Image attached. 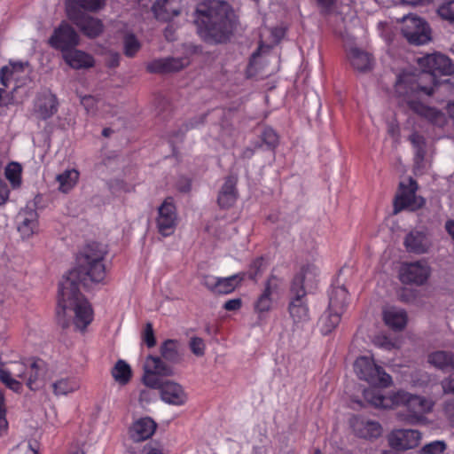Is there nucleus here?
<instances>
[{"mask_svg": "<svg viewBox=\"0 0 454 454\" xmlns=\"http://www.w3.org/2000/svg\"><path fill=\"white\" fill-rule=\"evenodd\" d=\"M418 64L422 69L419 74H417L411 67L397 73L395 85V93L401 104L407 105L412 112L431 124L442 127L447 122L445 114L423 102L421 95L430 96L433 94L434 87L440 83L437 81V76L448 75L452 73L451 61L443 54L434 53L418 59Z\"/></svg>", "mask_w": 454, "mask_h": 454, "instance_id": "nucleus-1", "label": "nucleus"}, {"mask_svg": "<svg viewBox=\"0 0 454 454\" xmlns=\"http://www.w3.org/2000/svg\"><path fill=\"white\" fill-rule=\"evenodd\" d=\"M199 35L206 41L222 43L237 27V16L230 5L221 0L200 2L195 12Z\"/></svg>", "mask_w": 454, "mask_h": 454, "instance_id": "nucleus-2", "label": "nucleus"}, {"mask_svg": "<svg viewBox=\"0 0 454 454\" xmlns=\"http://www.w3.org/2000/svg\"><path fill=\"white\" fill-rule=\"evenodd\" d=\"M76 271L66 273L59 286L57 317L63 325H67L71 318L75 327L84 330L93 319V312L89 302L80 294L75 286Z\"/></svg>", "mask_w": 454, "mask_h": 454, "instance_id": "nucleus-3", "label": "nucleus"}, {"mask_svg": "<svg viewBox=\"0 0 454 454\" xmlns=\"http://www.w3.org/2000/svg\"><path fill=\"white\" fill-rule=\"evenodd\" d=\"M363 395L365 401L375 408L395 409L404 406L406 414H399V418L410 424L423 422L425 415L431 411L434 405L429 399L404 391L384 394L378 388L370 387L364 389Z\"/></svg>", "mask_w": 454, "mask_h": 454, "instance_id": "nucleus-4", "label": "nucleus"}, {"mask_svg": "<svg viewBox=\"0 0 454 454\" xmlns=\"http://www.w3.org/2000/svg\"><path fill=\"white\" fill-rule=\"evenodd\" d=\"M107 254V247L106 245L93 243L90 244L84 250L80 259L79 267L70 271H76L77 278H74L75 286L83 282L102 283L106 276L104 260Z\"/></svg>", "mask_w": 454, "mask_h": 454, "instance_id": "nucleus-5", "label": "nucleus"}, {"mask_svg": "<svg viewBox=\"0 0 454 454\" xmlns=\"http://www.w3.org/2000/svg\"><path fill=\"white\" fill-rule=\"evenodd\" d=\"M354 372L362 380L377 387H387L392 384V378L384 369L375 363L369 355L358 356L354 362Z\"/></svg>", "mask_w": 454, "mask_h": 454, "instance_id": "nucleus-6", "label": "nucleus"}, {"mask_svg": "<svg viewBox=\"0 0 454 454\" xmlns=\"http://www.w3.org/2000/svg\"><path fill=\"white\" fill-rule=\"evenodd\" d=\"M401 31L411 43L420 45L431 41V28L421 17L409 14L402 19Z\"/></svg>", "mask_w": 454, "mask_h": 454, "instance_id": "nucleus-7", "label": "nucleus"}, {"mask_svg": "<svg viewBox=\"0 0 454 454\" xmlns=\"http://www.w3.org/2000/svg\"><path fill=\"white\" fill-rule=\"evenodd\" d=\"M28 364L23 360L8 361L0 364V380L9 389L15 393H21L23 382H26Z\"/></svg>", "mask_w": 454, "mask_h": 454, "instance_id": "nucleus-8", "label": "nucleus"}, {"mask_svg": "<svg viewBox=\"0 0 454 454\" xmlns=\"http://www.w3.org/2000/svg\"><path fill=\"white\" fill-rule=\"evenodd\" d=\"M174 375L172 367L166 364L160 357L148 356L143 365L142 382L148 387L159 386L162 380L160 377H170Z\"/></svg>", "mask_w": 454, "mask_h": 454, "instance_id": "nucleus-9", "label": "nucleus"}, {"mask_svg": "<svg viewBox=\"0 0 454 454\" xmlns=\"http://www.w3.org/2000/svg\"><path fill=\"white\" fill-rule=\"evenodd\" d=\"M179 223L176 206L172 198H167L158 207L156 226L160 234L169 237L176 231Z\"/></svg>", "mask_w": 454, "mask_h": 454, "instance_id": "nucleus-10", "label": "nucleus"}, {"mask_svg": "<svg viewBox=\"0 0 454 454\" xmlns=\"http://www.w3.org/2000/svg\"><path fill=\"white\" fill-rule=\"evenodd\" d=\"M53 374V370L43 360L35 359L29 361L26 385L33 391L43 389L48 383L52 381Z\"/></svg>", "mask_w": 454, "mask_h": 454, "instance_id": "nucleus-11", "label": "nucleus"}, {"mask_svg": "<svg viewBox=\"0 0 454 454\" xmlns=\"http://www.w3.org/2000/svg\"><path fill=\"white\" fill-rule=\"evenodd\" d=\"M80 43V37L74 27L67 21H62L56 27L48 39V44L58 51H64L76 47Z\"/></svg>", "mask_w": 454, "mask_h": 454, "instance_id": "nucleus-12", "label": "nucleus"}, {"mask_svg": "<svg viewBox=\"0 0 454 454\" xmlns=\"http://www.w3.org/2000/svg\"><path fill=\"white\" fill-rule=\"evenodd\" d=\"M158 389L160 400L171 406H184L189 401V395L180 383L167 380L159 382V386L152 387Z\"/></svg>", "mask_w": 454, "mask_h": 454, "instance_id": "nucleus-13", "label": "nucleus"}, {"mask_svg": "<svg viewBox=\"0 0 454 454\" xmlns=\"http://www.w3.org/2000/svg\"><path fill=\"white\" fill-rule=\"evenodd\" d=\"M417 184L412 179L400 183L399 191L395 199V211L402 209L416 210L424 204V200L417 197Z\"/></svg>", "mask_w": 454, "mask_h": 454, "instance_id": "nucleus-14", "label": "nucleus"}, {"mask_svg": "<svg viewBox=\"0 0 454 454\" xmlns=\"http://www.w3.org/2000/svg\"><path fill=\"white\" fill-rule=\"evenodd\" d=\"M32 67L27 61H10L0 70L1 83L7 87L11 81L15 82L16 87L22 86L29 80Z\"/></svg>", "mask_w": 454, "mask_h": 454, "instance_id": "nucleus-15", "label": "nucleus"}, {"mask_svg": "<svg viewBox=\"0 0 454 454\" xmlns=\"http://www.w3.org/2000/svg\"><path fill=\"white\" fill-rule=\"evenodd\" d=\"M430 267L425 261L404 262L399 270V278L403 283L423 285L429 278Z\"/></svg>", "mask_w": 454, "mask_h": 454, "instance_id": "nucleus-16", "label": "nucleus"}, {"mask_svg": "<svg viewBox=\"0 0 454 454\" xmlns=\"http://www.w3.org/2000/svg\"><path fill=\"white\" fill-rule=\"evenodd\" d=\"M421 439V433L415 429H395L388 435L390 446L402 450L417 447Z\"/></svg>", "mask_w": 454, "mask_h": 454, "instance_id": "nucleus-17", "label": "nucleus"}, {"mask_svg": "<svg viewBox=\"0 0 454 454\" xmlns=\"http://www.w3.org/2000/svg\"><path fill=\"white\" fill-rule=\"evenodd\" d=\"M318 277L319 268L315 262L302 264L293 280L291 292L294 293L301 288L305 292L306 288L311 287L317 281Z\"/></svg>", "mask_w": 454, "mask_h": 454, "instance_id": "nucleus-18", "label": "nucleus"}, {"mask_svg": "<svg viewBox=\"0 0 454 454\" xmlns=\"http://www.w3.org/2000/svg\"><path fill=\"white\" fill-rule=\"evenodd\" d=\"M17 223L23 239H28L39 232L38 214L35 209H21L17 216Z\"/></svg>", "mask_w": 454, "mask_h": 454, "instance_id": "nucleus-19", "label": "nucleus"}, {"mask_svg": "<svg viewBox=\"0 0 454 454\" xmlns=\"http://www.w3.org/2000/svg\"><path fill=\"white\" fill-rule=\"evenodd\" d=\"M157 428L156 422L150 417L135 419L128 429L129 437L136 442L151 438Z\"/></svg>", "mask_w": 454, "mask_h": 454, "instance_id": "nucleus-20", "label": "nucleus"}, {"mask_svg": "<svg viewBox=\"0 0 454 454\" xmlns=\"http://www.w3.org/2000/svg\"><path fill=\"white\" fill-rule=\"evenodd\" d=\"M183 4L181 0H156L152 12L156 20L169 21L181 13Z\"/></svg>", "mask_w": 454, "mask_h": 454, "instance_id": "nucleus-21", "label": "nucleus"}, {"mask_svg": "<svg viewBox=\"0 0 454 454\" xmlns=\"http://www.w3.org/2000/svg\"><path fill=\"white\" fill-rule=\"evenodd\" d=\"M351 427L355 434L364 439L377 438L382 434L381 425L364 417H355L351 420Z\"/></svg>", "mask_w": 454, "mask_h": 454, "instance_id": "nucleus-22", "label": "nucleus"}, {"mask_svg": "<svg viewBox=\"0 0 454 454\" xmlns=\"http://www.w3.org/2000/svg\"><path fill=\"white\" fill-rule=\"evenodd\" d=\"M294 297L289 303V314L294 324H303L310 318L308 304L305 300V292L302 288L292 293Z\"/></svg>", "mask_w": 454, "mask_h": 454, "instance_id": "nucleus-23", "label": "nucleus"}, {"mask_svg": "<svg viewBox=\"0 0 454 454\" xmlns=\"http://www.w3.org/2000/svg\"><path fill=\"white\" fill-rule=\"evenodd\" d=\"M62 58L67 65L73 69L90 68L95 64L94 58L90 54L75 47L64 51Z\"/></svg>", "mask_w": 454, "mask_h": 454, "instance_id": "nucleus-24", "label": "nucleus"}, {"mask_svg": "<svg viewBox=\"0 0 454 454\" xmlns=\"http://www.w3.org/2000/svg\"><path fill=\"white\" fill-rule=\"evenodd\" d=\"M404 246L409 252L415 254L427 253L432 246L429 236L420 231H411L404 239Z\"/></svg>", "mask_w": 454, "mask_h": 454, "instance_id": "nucleus-25", "label": "nucleus"}, {"mask_svg": "<svg viewBox=\"0 0 454 454\" xmlns=\"http://www.w3.org/2000/svg\"><path fill=\"white\" fill-rule=\"evenodd\" d=\"M58 110V100L51 91L40 94L35 102V114L38 118L46 120L51 117Z\"/></svg>", "mask_w": 454, "mask_h": 454, "instance_id": "nucleus-26", "label": "nucleus"}, {"mask_svg": "<svg viewBox=\"0 0 454 454\" xmlns=\"http://www.w3.org/2000/svg\"><path fill=\"white\" fill-rule=\"evenodd\" d=\"M70 20L89 37H96L103 31L101 20L87 14H81Z\"/></svg>", "mask_w": 454, "mask_h": 454, "instance_id": "nucleus-27", "label": "nucleus"}, {"mask_svg": "<svg viewBox=\"0 0 454 454\" xmlns=\"http://www.w3.org/2000/svg\"><path fill=\"white\" fill-rule=\"evenodd\" d=\"M80 380L76 377H61L51 381V388L54 395L67 396L80 389Z\"/></svg>", "mask_w": 454, "mask_h": 454, "instance_id": "nucleus-28", "label": "nucleus"}, {"mask_svg": "<svg viewBox=\"0 0 454 454\" xmlns=\"http://www.w3.org/2000/svg\"><path fill=\"white\" fill-rule=\"evenodd\" d=\"M105 6V0H67L66 10L69 19H74L75 16L82 13L77 9H84L90 12H97Z\"/></svg>", "mask_w": 454, "mask_h": 454, "instance_id": "nucleus-29", "label": "nucleus"}, {"mask_svg": "<svg viewBox=\"0 0 454 454\" xmlns=\"http://www.w3.org/2000/svg\"><path fill=\"white\" fill-rule=\"evenodd\" d=\"M237 179L234 176H228L220 188L218 193V204L222 207H230L234 205L237 200L236 190Z\"/></svg>", "mask_w": 454, "mask_h": 454, "instance_id": "nucleus-30", "label": "nucleus"}, {"mask_svg": "<svg viewBox=\"0 0 454 454\" xmlns=\"http://www.w3.org/2000/svg\"><path fill=\"white\" fill-rule=\"evenodd\" d=\"M190 63L187 57L184 58H168L157 59L152 62L148 68L151 72H172L178 71Z\"/></svg>", "mask_w": 454, "mask_h": 454, "instance_id": "nucleus-31", "label": "nucleus"}, {"mask_svg": "<svg viewBox=\"0 0 454 454\" xmlns=\"http://www.w3.org/2000/svg\"><path fill=\"white\" fill-rule=\"evenodd\" d=\"M382 314L385 324L394 330H401L407 324V315L403 309L387 306Z\"/></svg>", "mask_w": 454, "mask_h": 454, "instance_id": "nucleus-32", "label": "nucleus"}, {"mask_svg": "<svg viewBox=\"0 0 454 454\" xmlns=\"http://www.w3.org/2000/svg\"><path fill=\"white\" fill-rule=\"evenodd\" d=\"M80 172L74 168H67L55 176L58 191L62 193L70 192L78 184Z\"/></svg>", "mask_w": 454, "mask_h": 454, "instance_id": "nucleus-33", "label": "nucleus"}, {"mask_svg": "<svg viewBox=\"0 0 454 454\" xmlns=\"http://www.w3.org/2000/svg\"><path fill=\"white\" fill-rule=\"evenodd\" d=\"M348 300V293L343 286H333L329 294L328 309L343 313Z\"/></svg>", "mask_w": 454, "mask_h": 454, "instance_id": "nucleus-34", "label": "nucleus"}, {"mask_svg": "<svg viewBox=\"0 0 454 454\" xmlns=\"http://www.w3.org/2000/svg\"><path fill=\"white\" fill-rule=\"evenodd\" d=\"M348 59L352 66L360 72L370 70L373 65V60L370 54L357 48L350 49Z\"/></svg>", "mask_w": 454, "mask_h": 454, "instance_id": "nucleus-35", "label": "nucleus"}, {"mask_svg": "<svg viewBox=\"0 0 454 454\" xmlns=\"http://www.w3.org/2000/svg\"><path fill=\"white\" fill-rule=\"evenodd\" d=\"M342 313L327 309L318 321V328L322 334L331 333L340 324Z\"/></svg>", "mask_w": 454, "mask_h": 454, "instance_id": "nucleus-36", "label": "nucleus"}, {"mask_svg": "<svg viewBox=\"0 0 454 454\" xmlns=\"http://www.w3.org/2000/svg\"><path fill=\"white\" fill-rule=\"evenodd\" d=\"M427 361L433 366L441 369H454V354L446 351H435L429 354Z\"/></svg>", "mask_w": 454, "mask_h": 454, "instance_id": "nucleus-37", "label": "nucleus"}, {"mask_svg": "<svg viewBox=\"0 0 454 454\" xmlns=\"http://www.w3.org/2000/svg\"><path fill=\"white\" fill-rule=\"evenodd\" d=\"M112 376L120 385H126L132 377L130 366L124 360H118L112 369Z\"/></svg>", "mask_w": 454, "mask_h": 454, "instance_id": "nucleus-38", "label": "nucleus"}, {"mask_svg": "<svg viewBox=\"0 0 454 454\" xmlns=\"http://www.w3.org/2000/svg\"><path fill=\"white\" fill-rule=\"evenodd\" d=\"M244 273H239L228 278H219L215 283V291L220 294H230L244 279Z\"/></svg>", "mask_w": 454, "mask_h": 454, "instance_id": "nucleus-39", "label": "nucleus"}, {"mask_svg": "<svg viewBox=\"0 0 454 454\" xmlns=\"http://www.w3.org/2000/svg\"><path fill=\"white\" fill-rule=\"evenodd\" d=\"M284 35L285 30L283 27H276L272 30L264 28L261 33L262 43L260 45V50L262 51L264 46L269 48L271 45L278 43Z\"/></svg>", "mask_w": 454, "mask_h": 454, "instance_id": "nucleus-40", "label": "nucleus"}, {"mask_svg": "<svg viewBox=\"0 0 454 454\" xmlns=\"http://www.w3.org/2000/svg\"><path fill=\"white\" fill-rule=\"evenodd\" d=\"M22 167L18 162H11L5 168L4 174L12 188H18L21 184Z\"/></svg>", "mask_w": 454, "mask_h": 454, "instance_id": "nucleus-41", "label": "nucleus"}, {"mask_svg": "<svg viewBox=\"0 0 454 454\" xmlns=\"http://www.w3.org/2000/svg\"><path fill=\"white\" fill-rule=\"evenodd\" d=\"M277 301L276 298L263 291L254 303V309L259 314L268 313Z\"/></svg>", "mask_w": 454, "mask_h": 454, "instance_id": "nucleus-42", "label": "nucleus"}, {"mask_svg": "<svg viewBox=\"0 0 454 454\" xmlns=\"http://www.w3.org/2000/svg\"><path fill=\"white\" fill-rule=\"evenodd\" d=\"M437 14L443 20L454 24V0L442 1L437 8Z\"/></svg>", "mask_w": 454, "mask_h": 454, "instance_id": "nucleus-43", "label": "nucleus"}, {"mask_svg": "<svg viewBox=\"0 0 454 454\" xmlns=\"http://www.w3.org/2000/svg\"><path fill=\"white\" fill-rule=\"evenodd\" d=\"M284 290V283L281 278L270 277L265 286L264 292L278 300Z\"/></svg>", "mask_w": 454, "mask_h": 454, "instance_id": "nucleus-44", "label": "nucleus"}, {"mask_svg": "<svg viewBox=\"0 0 454 454\" xmlns=\"http://www.w3.org/2000/svg\"><path fill=\"white\" fill-rule=\"evenodd\" d=\"M123 44L124 53L128 57H133L141 47L140 42L132 34H128L125 35Z\"/></svg>", "mask_w": 454, "mask_h": 454, "instance_id": "nucleus-45", "label": "nucleus"}, {"mask_svg": "<svg viewBox=\"0 0 454 454\" xmlns=\"http://www.w3.org/2000/svg\"><path fill=\"white\" fill-rule=\"evenodd\" d=\"M162 356L169 361H176L178 357V344L174 340H167L160 348Z\"/></svg>", "mask_w": 454, "mask_h": 454, "instance_id": "nucleus-46", "label": "nucleus"}, {"mask_svg": "<svg viewBox=\"0 0 454 454\" xmlns=\"http://www.w3.org/2000/svg\"><path fill=\"white\" fill-rule=\"evenodd\" d=\"M7 409L5 396L3 390L0 389V436L6 434L9 423L6 418Z\"/></svg>", "mask_w": 454, "mask_h": 454, "instance_id": "nucleus-47", "label": "nucleus"}, {"mask_svg": "<svg viewBox=\"0 0 454 454\" xmlns=\"http://www.w3.org/2000/svg\"><path fill=\"white\" fill-rule=\"evenodd\" d=\"M189 348L192 354L198 357H201L205 355L206 343L205 340L200 337H192L189 341Z\"/></svg>", "mask_w": 454, "mask_h": 454, "instance_id": "nucleus-48", "label": "nucleus"}, {"mask_svg": "<svg viewBox=\"0 0 454 454\" xmlns=\"http://www.w3.org/2000/svg\"><path fill=\"white\" fill-rule=\"evenodd\" d=\"M446 449V444L442 441H434L428 444H426L421 452L424 454H441Z\"/></svg>", "mask_w": 454, "mask_h": 454, "instance_id": "nucleus-49", "label": "nucleus"}, {"mask_svg": "<svg viewBox=\"0 0 454 454\" xmlns=\"http://www.w3.org/2000/svg\"><path fill=\"white\" fill-rule=\"evenodd\" d=\"M265 269V262L262 258H257L251 264L247 272L248 277L252 279H255Z\"/></svg>", "mask_w": 454, "mask_h": 454, "instance_id": "nucleus-50", "label": "nucleus"}, {"mask_svg": "<svg viewBox=\"0 0 454 454\" xmlns=\"http://www.w3.org/2000/svg\"><path fill=\"white\" fill-rule=\"evenodd\" d=\"M80 101L89 114H94L100 103L97 98L90 95L81 96Z\"/></svg>", "mask_w": 454, "mask_h": 454, "instance_id": "nucleus-51", "label": "nucleus"}, {"mask_svg": "<svg viewBox=\"0 0 454 454\" xmlns=\"http://www.w3.org/2000/svg\"><path fill=\"white\" fill-rule=\"evenodd\" d=\"M262 141L270 148H274L278 144V137L277 133L270 128H267L262 134Z\"/></svg>", "mask_w": 454, "mask_h": 454, "instance_id": "nucleus-52", "label": "nucleus"}, {"mask_svg": "<svg viewBox=\"0 0 454 454\" xmlns=\"http://www.w3.org/2000/svg\"><path fill=\"white\" fill-rule=\"evenodd\" d=\"M372 341L375 346L387 350H390L396 347L395 343L384 334L374 336L372 339Z\"/></svg>", "mask_w": 454, "mask_h": 454, "instance_id": "nucleus-53", "label": "nucleus"}, {"mask_svg": "<svg viewBox=\"0 0 454 454\" xmlns=\"http://www.w3.org/2000/svg\"><path fill=\"white\" fill-rule=\"evenodd\" d=\"M410 140L413 146L417 149V156L422 158L425 146V139L418 133H413L410 137Z\"/></svg>", "mask_w": 454, "mask_h": 454, "instance_id": "nucleus-54", "label": "nucleus"}, {"mask_svg": "<svg viewBox=\"0 0 454 454\" xmlns=\"http://www.w3.org/2000/svg\"><path fill=\"white\" fill-rule=\"evenodd\" d=\"M12 454H37V451L31 442H22L12 450Z\"/></svg>", "mask_w": 454, "mask_h": 454, "instance_id": "nucleus-55", "label": "nucleus"}, {"mask_svg": "<svg viewBox=\"0 0 454 454\" xmlns=\"http://www.w3.org/2000/svg\"><path fill=\"white\" fill-rule=\"evenodd\" d=\"M145 341L148 347H153L155 345V340L151 325H147L145 330Z\"/></svg>", "mask_w": 454, "mask_h": 454, "instance_id": "nucleus-56", "label": "nucleus"}, {"mask_svg": "<svg viewBox=\"0 0 454 454\" xmlns=\"http://www.w3.org/2000/svg\"><path fill=\"white\" fill-rule=\"evenodd\" d=\"M241 300L240 299H232V300H229L227 301L224 305H223V308L226 309V310H230V311H235V310H238L240 309L241 307Z\"/></svg>", "mask_w": 454, "mask_h": 454, "instance_id": "nucleus-57", "label": "nucleus"}, {"mask_svg": "<svg viewBox=\"0 0 454 454\" xmlns=\"http://www.w3.org/2000/svg\"><path fill=\"white\" fill-rule=\"evenodd\" d=\"M445 393H454V374L442 382Z\"/></svg>", "mask_w": 454, "mask_h": 454, "instance_id": "nucleus-58", "label": "nucleus"}, {"mask_svg": "<svg viewBox=\"0 0 454 454\" xmlns=\"http://www.w3.org/2000/svg\"><path fill=\"white\" fill-rule=\"evenodd\" d=\"M9 198V189L2 180H0V206L4 204Z\"/></svg>", "mask_w": 454, "mask_h": 454, "instance_id": "nucleus-59", "label": "nucleus"}, {"mask_svg": "<svg viewBox=\"0 0 454 454\" xmlns=\"http://www.w3.org/2000/svg\"><path fill=\"white\" fill-rule=\"evenodd\" d=\"M432 1L433 0H400V2L402 4L412 5V6L424 5V4L431 3Z\"/></svg>", "mask_w": 454, "mask_h": 454, "instance_id": "nucleus-60", "label": "nucleus"}, {"mask_svg": "<svg viewBox=\"0 0 454 454\" xmlns=\"http://www.w3.org/2000/svg\"><path fill=\"white\" fill-rule=\"evenodd\" d=\"M151 401V393L148 390H142L139 395V402L149 403Z\"/></svg>", "mask_w": 454, "mask_h": 454, "instance_id": "nucleus-61", "label": "nucleus"}, {"mask_svg": "<svg viewBox=\"0 0 454 454\" xmlns=\"http://www.w3.org/2000/svg\"><path fill=\"white\" fill-rule=\"evenodd\" d=\"M446 230L449 232V234L454 239V222L449 221L446 223Z\"/></svg>", "mask_w": 454, "mask_h": 454, "instance_id": "nucleus-62", "label": "nucleus"}, {"mask_svg": "<svg viewBox=\"0 0 454 454\" xmlns=\"http://www.w3.org/2000/svg\"><path fill=\"white\" fill-rule=\"evenodd\" d=\"M146 454H163L162 451L156 447H148L146 449Z\"/></svg>", "mask_w": 454, "mask_h": 454, "instance_id": "nucleus-63", "label": "nucleus"}, {"mask_svg": "<svg viewBox=\"0 0 454 454\" xmlns=\"http://www.w3.org/2000/svg\"><path fill=\"white\" fill-rule=\"evenodd\" d=\"M447 111H448V114L450 115V117L454 121V103L452 104H448L447 106Z\"/></svg>", "mask_w": 454, "mask_h": 454, "instance_id": "nucleus-64", "label": "nucleus"}]
</instances>
